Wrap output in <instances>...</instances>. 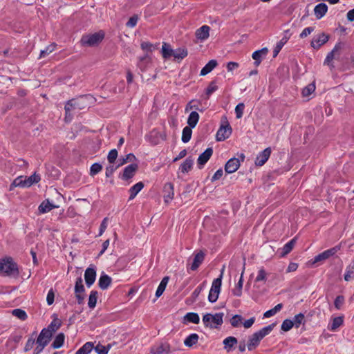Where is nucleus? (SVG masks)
Returning <instances> with one entry per match:
<instances>
[{
    "instance_id": "72a5a7b5",
    "label": "nucleus",
    "mask_w": 354,
    "mask_h": 354,
    "mask_svg": "<svg viewBox=\"0 0 354 354\" xmlns=\"http://www.w3.org/2000/svg\"><path fill=\"white\" fill-rule=\"evenodd\" d=\"M193 164H194L193 158L191 156H189L180 165V166L179 167V170L183 174L187 173L192 169V168L193 167Z\"/></svg>"
},
{
    "instance_id": "052dcab7",
    "label": "nucleus",
    "mask_w": 354,
    "mask_h": 354,
    "mask_svg": "<svg viewBox=\"0 0 354 354\" xmlns=\"http://www.w3.org/2000/svg\"><path fill=\"white\" fill-rule=\"evenodd\" d=\"M211 313H207L204 315L203 317V322L205 327L210 328H217V326H213V324L211 323Z\"/></svg>"
},
{
    "instance_id": "c85d7f7f",
    "label": "nucleus",
    "mask_w": 354,
    "mask_h": 354,
    "mask_svg": "<svg viewBox=\"0 0 354 354\" xmlns=\"http://www.w3.org/2000/svg\"><path fill=\"white\" fill-rule=\"evenodd\" d=\"M296 242L297 238L295 237L292 239L290 241H288L287 243H286L281 249L282 251L280 254V257H284L288 254H289L293 249Z\"/></svg>"
},
{
    "instance_id": "412c9836",
    "label": "nucleus",
    "mask_w": 354,
    "mask_h": 354,
    "mask_svg": "<svg viewBox=\"0 0 354 354\" xmlns=\"http://www.w3.org/2000/svg\"><path fill=\"white\" fill-rule=\"evenodd\" d=\"M328 11V6L325 3H320L315 6L314 13L317 19H322Z\"/></svg>"
},
{
    "instance_id": "8fccbe9b",
    "label": "nucleus",
    "mask_w": 354,
    "mask_h": 354,
    "mask_svg": "<svg viewBox=\"0 0 354 354\" xmlns=\"http://www.w3.org/2000/svg\"><path fill=\"white\" fill-rule=\"evenodd\" d=\"M277 325V322H274L267 326H265L262 328L259 331H257V333L262 337L263 338L265 336L268 335L274 328V326Z\"/></svg>"
},
{
    "instance_id": "0eeeda50",
    "label": "nucleus",
    "mask_w": 354,
    "mask_h": 354,
    "mask_svg": "<svg viewBox=\"0 0 354 354\" xmlns=\"http://www.w3.org/2000/svg\"><path fill=\"white\" fill-rule=\"evenodd\" d=\"M74 289L77 304H82L84 300V295L83 293L85 292V288L81 277L77 278Z\"/></svg>"
},
{
    "instance_id": "3c124183",
    "label": "nucleus",
    "mask_w": 354,
    "mask_h": 354,
    "mask_svg": "<svg viewBox=\"0 0 354 354\" xmlns=\"http://www.w3.org/2000/svg\"><path fill=\"white\" fill-rule=\"evenodd\" d=\"M292 321L294 322V326L298 328L301 324H304L306 322L305 316L303 313H300L293 317Z\"/></svg>"
},
{
    "instance_id": "dca6fc26",
    "label": "nucleus",
    "mask_w": 354,
    "mask_h": 354,
    "mask_svg": "<svg viewBox=\"0 0 354 354\" xmlns=\"http://www.w3.org/2000/svg\"><path fill=\"white\" fill-rule=\"evenodd\" d=\"M62 326V321L57 317L56 314H53V319L47 328H44L46 331H48L50 335H53Z\"/></svg>"
},
{
    "instance_id": "a19ab883",
    "label": "nucleus",
    "mask_w": 354,
    "mask_h": 354,
    "mask_svg": "<svg viewBox=\"0 0 354 354\" xmlns=\"http://www.w3.org/2000/svg\"><path fill=\"white\" fill-rule=\"evenodd\" d=\"M223 315L224 314L223 313H218L214 315L212 314L211 323L213 326H217V328H218L223 323Z\"/></svg>"
},
{
    "instance_id": "20e7f679",
    "label": "nucleus",
    "mask_w": 354,
    "mask_h": 354,
    "mask_svg": "<svg viewBox=\"0 0 354 354\" xmlns=\"http://www.w3.org/2000/svg\"><path fill=\"white\" fill-rule=\"evenodd\" d=\"M223 272V269L221 270L220 276L218 278L214 279L212 282V287L208 295V301L210 303H215L218 298L222 285Z\"/></svg>"
},
{
    "instance_id": "49530a36",
    "label": "nucleus",
    "mask_w": 354,
    "mask_h": 354,
    "mask_svg": "<svg viewBox=\"0 0 354 354\" xmlns=\"http://www.w3.org/2000/svg\"><path fill=\"white\" fill-rule=\"evenodd\" d=\"M93 348V344L92 342L85 343L81 348H80L75 354H88Z\"/></svg>"
},
{
    "instance_id": "7c9ffc66",
    "label": "nucleus",
    "mask_w": 354,
    "mask_h": 354,
    "mask_svg": "<svg viewBox=\"0 0 354 354\" xmlns=\"http://www.w3.org/2000/svg\"><path fill=\"white\" fill-rule=\"evenodd\" d=\"M174 50L171 48V45L168 43L163 42L162 48H161V54L164 59H168L171 57H173Z\"/></svg>"
},
{
    "instance_id": "c03bdc74",
    "label": "nucleus",
    "mask_w": 354,
    "mask_h": 354,
    "mask_svg": "<svg viewBox=\"0 0 354 354\" xmlns=\"http://www.w3.org/2000/svg\"><path fill=\"white\" fill-rule=\"evenodd\" d=\"M289 39V37L284 36L276 44V46L273 50V57H276L283 46L287 43Z\"/></svg>"
},
{
    "instance_id": "09e8293b",
    "label": "nucleus",
    "mask_w": 354,
    "mask_h": 354,
    "mask_svg": "<svg viewBox=\"0 0 354 354\" xmlns=\"http://www.w3.org/2000/svg\"><path fill=\"white\" fill-rule=\"evenodd\" d=\"M24 178L26 180V183L28 187H30L35 183H39L41 180L40 176L39 174H37L36 173H34L29 177L25 176Z\"/></svg>"
},
{
    "instance_id": "5701e85b",
    "label": "nucleus",
    "mask_w": 354,
    "mask_h": 354,
    "mask_svg": "<svg viewBox=\"0 0 354 354\" xmlns=\"http://www.w3.org/2000/svg\"><path fill=\"white\" fill-rule=\"evenodd\" d=\"M88 97V95H80L77 98H73L71 100L72 101V103L73 104V107L76 108L77 109H83L86 106V104L85 103V100H86Z\"/></svg>"
},
{
    "instance_id": "aec40b11",
    "label": "nucleus",
    "mask_w": 354,
    "mask_h": 354,
    "mask_svg": "<svg viewBox=\"0 0 354 354\" xmlns=\"http://www.w3.org/2000/svg\"><path fill=\"white\" fill-rule=\"evenodd\" d=\"M268 53V49L266 47L254 51L252 55V57L254 59V64L259 66L261 62L262 57L266 56Z\"/></svg>"
},
{
    "instance_id": "6e6552de",
    "label": "nucleus",
    "mask_w": 354,
    "mask_h": 354,
    "mask_svg": "<svg viewBox=\"0 0 354 354\" xmlns=\"http://www.w3.org/2000/svg\"><path fill=\"white\" fill-rule=\"evenodd\" d=\"M329 38H330L329 35H328L325 32H322L319 35L315 36L312 39L311 42H310V46L314 49L318 50L320 48V47L322 46H323L324 44H325L326 43L328 42V41L329 40Z\"/></svg>"
},
{
    "instance_id": "2eb2a0df",
    "label": "nucleus",
    "mask_w": 354,
    "mask_h": 354,
    "mask_svg": "<svg viewBox=\"0 0 354 354\" xmlns=\"http://www.w3.org/2000/svg\"><path fill=\"white\" fill-rule=\"evenodd\" d=\"M205 254L203 250H200L197 252L194 257L193 262L190 266V270L195 271L202 264L205 259Z\"/></svg>"
},
{
    "instance_id": "680f3d73",
    "label": "nucleus",
    "mask_w": 354,
    "mask_h": 354,
    "mask_svg": "<svg viewBox=\"0 0 354 354\" xmlns=\"http://www.w3.org/2000/svg\"><path fill=\"white\" fill-rule=\"evenodd\" d=\"M136 157L135 155L132 153H130L126 156L125 158H120V163L118 165L119 167L126 164L128 162H133L134 160H136Z\"/></svg>"
},
{
    "instance_id": "a878e982",
    "label": "nucleus",
    "mask_w": 354,
    "mask_h": 354,
    "mask_svg": "<svg viewBox=\"0 0 354 354\" xmlns=\"http://www.w3.org/2000/svg\"><path fill=\"white\" fill-rule=\"evenodd\" d=\"M170 352V345L168 343H163L157 347L152 348L151 353L152 354H169Z\"/></svg>"
},
{
    "instance_id": "c9c22d12",
    "label": "nucleus",
    "mask_w": 354,
    "mask_h": 354,
    "mask_svg": "<svg viewBox=\"0 0 354 354\" xmlns=\"http://www.w3.org/2000/svg\"><path fill=\"white\" fill-rule=\"evenodd\" d=\"M25 176H20L16 178L13 182L10 184L9 190L12 191L14 189L15 187H28L26 185V182L25 180Z\"/></svg>"
},
{
    "instance_id": "bb28decb",
    "label": "nucleus",
    "mask_w": 354,
    "mask_h": 354,
    "mask_svg": "<svg viewBox=\"0 0 354 354\" xmlns=\"http://www.w3.org/2000/svg\"><path fill=\"white\" fill-rule=\"evenodd\" d=\"M210 28L207 25H204L198 28L196 32V37L200 40H205L207 39L209 36Z\"/></svg>"
},
{
    "instance_id": "6ab92c4d",
    "label": "nucleus",
    "mask_w": 354,
    "mask_h": 354,
    "mask_svg": "<svg viewBox=\"0 0 354 354\" xmlns=\"http://www.w3.org/2000/svg\"><path fill=\"white\" fill-rule=\"evenodd\" d=\"M77 109L76 108L73 107V104L72 103V101L71 100H68L64 106V110H65V117H64V121L66 123H69L72 121L73 118V114L71 113L72 111Z\"/></svg>"
},
{
    "instance_id": "f704fd0d",
    "label": "nucleus",
    "mask_w": 354,
    "mask_h": 354,
    "mask_svg": "<svg viewBox=\"0 0 354 354\" xmlns=\"http://www.w3.org/2000/svg\"><path fill=\"white\" fill-rule=\"evenodd\" d=\"M144 186V183L141 181L133 185L129 190L130 194L129 201L133 199L136 195L143 189Z\"/></svg>"
},
{
    "instance_id": "79ce46f5",
    "label": "nucleus",
    "mask_w": 354,
    "mask_h": 354,
    "mask_svg": "<svg viewBox=\"0 0 354 354\" xmlns=\"http://www.w3.org/2000/svg\"><path fill=\"white\" fill-rule=\"evenodd\" d=\"M198 334L192 333L185 338L184 344L187 347H192L198 342Z\"/></svg>"
},
{
    "instance_id": "5fc2aeb1",
    "label": "nucleus",
    "mask_w": 354,
    "mask_h": 354,
    "mask_svg": "<svg viewBox=\"0 0 354 354\" xmlns=\"http://www.w3.org/2000/svg\"><path fill=\"white\" fill-rule=\"evenodd\" d=\"M56 47V44L55 43H53L48 46L45 48V49L41 50L40 51L39 57V58L45 57L47 56L49 53H52Z\"/></svg>"
},
{
    "instance_id": "7ed1b4c3",
    "label": "nucleus",
    "mask_w": 354,
    "mask_h": 354,
    "mask_svg": "<svg viewBox=\"0 0 354 354\" xmlns=\"http://www.w3.org/2000/svg\"><path fill=\"white\" fill-rule=\"evenodd\" d=\"M232 133V129L225 115L221 118V126L216 133V140L224 141L227 139Z\"/></svg>"
},
{
    "instance_id": "c756f323",
    "label": "nucleus",
    "mask_w": 354,
    "mask_h": 354,
    "mask_svg": "<svg viewBox=\"0 0 354 354\" xmlns=\"http://www.w3.org/2000/svg\"><path fill=\"white\" fill-rule=\"evenodd\" d=\"M56 207H57V206L50 203L48 199H46L40 204V205L38 207V209L40 213L44 214L50 212V210Z\"/></svg>"
},
{
    "instance_id": "9b49d317",
    "label": "nucleus",
    "mask_w": 354,
    "mask_h": 354,
    "mask_svg": "<svg viewBox=\"0 0 354 354\" xmlns=\"http://www.w3.org/2000/svg\"><path fill=\"white\" fill-rule=\"evenodd\" d=\"M213 154V149L212 147L207 148L202 153H201L197 159L198 167L202 169L207 162Z\"/></svg>"
},
{
    "instance_id": "393cba45",
    "label": "nucleus",
    "mask_w": 354,
    "mask_h": 354,
    "mask_svg": "<svg viewBox=\"0 0 354 354\" xmlns=\"http://www.w3.org/2000/svg\"><path fill=\"white\" fill-rule=\"evenodd\" d=\"M111 277L102 272L99 279L98 286L102 290H106L111 285Z\"/></svg>"
},
{
    "instance_id": "1a4fd4ad",
    "label": "nucleus",
    "mask_w": 354,
    "mask_h": 354,
    "mask_svg": "<svg viewBox=\"0 0 354 354\" xmlns=\"http://www.w3.org/2000/svg\"><path fill=\"white\" fill-rule=\"evenodd\" d=\"M138 169L137 163H131L124 167L123 173L120 175V178L123 180H128L132 178Z\"/></svg>"
},
{
    "instance_id": "f3484780",
    "label": "nucleus",
    "mask_w": 354,
    "mask_h": 354,
    "mask_svg": "<svg viewBox=\"0 0 354 354\" xmlns=\"http://www.w3.org/2000/svg\"><path fill=\"white\" fill-rule=\"evenodd\" d=\"M238 343V339L233 336H229L223 341V348L227 352H230L235 348Z\"/></svg>"
},
{
    "instance_id": "bf43d9fd",
    "label": "nucleus",
    "mask_w": 354,
    "mask_h": 354,
    "mask_svg": "<svg viewBox=\"0 0 354 354\" xmlns=\"http://www.w3.org/2000/svg\"><path fill=\"white\" fill-rule=\"evenodd\" d=\"M315 90V85L314 83L309 84L302 90V95L304 97H308L313 93Z\"/></svg>"
},
{
    "instance_id": "f257e3e1",
    "label": "nucleus",
    "mask_w": 354,
    "mask_h": 354,
    "mask_svg": "<svg viewBox=\"0 0 354 354\" xmlns=\"http://www.w3.org/2000/svg\"><path fill=\"white\" fill-rule=\"evenodd\" d=\"M0 274L2 276H18L17 264L12 257H6L0 261Z\"/></svg>"
},
{
    "instance_id": "2f4dec72",
    "label": "nucleus",
    "mask_w": 354,
    "mask_h": 354,
    "mask_svg": "<svg viewBox=\"0 0 354 354\" xmlns=\"http://www.w3.org/2000/svg\"><path fill=\"white\" fill-rule=\"evenodd\" d=\"M64 334L63 333H58L55 337L53 343L51 344V348L53 349H58L61 348L64 344Z\"/></svg>"
},
{
    "instance_id": "de8ad7c7",
    "label": "nucleus",
    "mask_w": 354,
    "mask_h": 354,
    "mask_svg": "<svg viewBox=\"0 0 354 354\" xmlns=\"http://www.w3.org/2000/svg\"><path fill=\"white\" fill-rule=\"evenodd\" d=\"M98 292L96 290H92L88 297V306L90 308L93 309L97 304Z\"/></svg>"
},
{
    "instance_id": "f03ea898",
    "label": "nucleus",
    "mask_w": 354,
    "mask_h": 354,
    "mask_svg": "<svg viewBox=\"0 0 354 354\" xmlns=\"http://www.w3.org/2000/svg\"><path fill=\"white\" fill-rule=\"evenodd\" d=\"M105 33L103 30H100L93 34L84 35L80 39V44L84 47H93L100 44L104 39Z\"/></svg>"
},
{
    "instance_id": "e433bc0d",
    "label": "nucleus",
    "mask_w": 354,
    "mask_h": 354,
    "mask_svg": "<svg viewBox=\"0 0 354 354\" xmlns=\"http://www.w3.org/2000/svg\"><path fill=\"white\" fill-rule=\"evenodd\" d=\"M200 116L197 111H192L187 118V124L190 128H194L198 122Z\"/></svg>"
},
{
    "instance_id": "a18cd8bd",
    "label": "nucleus",
    "mask_w": 354,
    "mask_h": 354,
    "mask_svg": "<svg viewBox=\"0 0 354 354\" xmlns=\"http://www.w3.org/2000/svg\"><path fill=\"white\" fill-rule=\"evenodd\" d=\"M192 129L193 128H190L189 126L183 128L181 138L183 142L187 143L190 140L192 135Z\"/></svg>"
},
{
    "instance_id": "4d7b16f0",
    "label": "nucleus",
    "mask_w": 354,
    "mask_h": 354,
    "mask_svg": "<svg viewBox=\"0 0 354 354\" xmlns=\"http://www.w3.org/2000/svg\"><path fill=\"white\" fill-rule=\"evenodd\" d=\"M110 348H111L110 344H108L107 346H103L100 344H98L94 348V349L97 354H107Z\"/></svg>"
},
{
    "instance_id": "f8f14e48",
    "label": "nucleus",
    "mask_w": 354,
    "mask_h": 354,
    "mask_svg": "<svg viewBox=\"0 0 354 354\" xmlns=\"http://www.w3.org/2000/svg\"><path fill=\"white\" fill-rule=\"evenodd\" d=\"M271 148L267 147L263 151L259 153L254 160L257 166H263L268 160L271 154Z\"/></svg>"
},
{
    "instance_id": "a211bd4d",
    "label": "nucleus",
    "mask_w": 354,
    "mask_h": 354,
    "mask_svg": "<svg viewBox=\"0 0 354 354\" xmlns=\"http://www.w3.org/2000/svg\"><path fill=\"white\" fill-rule=\"evenodd\" d=\"M163 192L165 193L164 201L166 203H168L174 198V192L173 184L171 183H165L163 187Z\"/></svg>"
},
{
    "instance_id": "4c0bfd02",
    "label": "nucleus",
    "mask_w": 354,
    "mask_h": 354,
    "mask_svg": "<svg viewBox=\"0 0 354 354\" xmlns=\"http://www.w3.org/2000/svg\"><path fill=\"white\" fill-rule=\"evenodd\" d=\"M344 323V316H339L334 317L332 320V323L328 326V329L331 331L336 330L339 326Z\"/></svg>"
},
{
    "instance_id": "4468645a",
    "label": "nucleus",
    "mask_w": 354,
    "mask_h": 354,
    "mask_svg": "<svg viewBox=\"0 0 354 354\" xmlns=\"http://www.w3.org/2000/svg\"><path fill=\"white\" fill-rule=\"evenodd\" d=\"M262 339L257 332L249 336L247 344L248 351H251L255 349L259 345Z\"/></svg>"
},
{
    "instance_id": "13d9d810",
    "label": "nucleus",
    "mask_w": 354,
    "mask_h": 354,
    "mask_svg": "<svg viewBox=\"0 0 354 354\" xmlns=\"http://www.w3.org/2000/svg\"><path fill=\"white\" fill-rule=\"evenodd\" d=\"M293 326L294 322L292 321V319H286L285 320H283L281 326V329L284 332H287L292 329Z\"/></svg>"
},
{
    "instance_id": "ea45409f",
    "label": "nucleus",
    "mask_w": 354,
    "mask_h": 354,
    "mask_svg": "<svg viewBox=\"0 0 354 354\" xmlns=\"http://www.w3.org/2000/svg\"><path fill=\"white\" fill-rule=\"evenodd\" d=\"M174 50V53L173 57L175 59H177L178 62L182 60L188 55L187 50L185 48H178Z\"/></svg>"
},
{
    "instance_id": "39448f33",
    "label": "nucleus",
    "mask_w": 354,
    "mask_h": 354,
    "mask_svg": "<svg viewBox=\"0 0 354 354\" xmlns=\"http://www.w3.org/2000/svg\"><path fill=\"white\" fill-rule=\"evenodd\" d=\"M147 140L153 146L160 143V140H165L167 135L165 132H159L156 129L151 130L146 136Z\"/></svg>"
},
{
    "instance_id": "cd10ccee",
    "label": "nucleus",
    "mask_w": 354,
    "mask_h": 354,
    "mask_svg": "<svg viewBox=\"0 0 354 354\" xmlns=\"http://www.w3.org/2000/svg\"><path fill=\"white\" fill-rule=\"evenodd\" d=\"M218 65V62L216 59L209 60L205 66L201 69L200 75L205 76L209 73L216 66Z\"/></svg>"
},
{
    "instance_id": "37998d69",
    "label": "nucleus",
    "mask_w": 354,
    "mask_h": 354,
    "mask_svg": "<svg viewBox=\"0 0 354 354\" xmlns=\"http://www.w3.org/2000/svg\"><path fill=\"white\" fill-rule=\"evenodd\" d=\"M200 104H201V102L199 101H198L196 100H192L187 104L185 109V111L188 112L190 110L194 109V110L203 112V109H200V107H199Z\"/></svg>"
},
{
    "instance_id": "603ef678",
    "label": "nucleus",
    "mask_w": 354,
    "mask_h": 354,
    "mask_svg": "<svg viewBox=\"0 0 354 354\" xmlns=\"http://www.w3.org/2000/svg\"><path fill=\"white\" fill-rule=\"evenodd\" d=\"M12 315L17 317L21 321H25L28 318V315L25 310L20 309V308H16L12 310Z\"/></svg>"
},
{
    "instance_id": "423d86ee",
    "label": "nucleus",
    "mask_w": 354,
    "mask_h": 354,
    "mask_svg": "<svg viewBox=\"0 0 354 354\" xmlns=\"http://www.w3.org/2000/svg\"><path fill=\"white\" fill-rule=\"evenodd\" d=\"M343 46H344L343 43L337 42L335 45L333 50L327 54L326 57L324 62V64L330 67V70H333L335 68L333 60L334 59H337V57H335V53L338 50H341L343 48Z\"/></svg>"
},
{
    "instance_id": "473e14b6",
    "label": "nucleus",
    "mask_w": 354,
    "mask_h": 354,
    "mask_svg": "<svg viewBox=\"0 0 354 354\" xmlns=\"http://www.w3.org/2000/svg\"><path fill=\"white\" fill-rule=\"evenodd\" d=\"M205 281H203L201 285H199L192 292L191 297L186 299L187 304H192L196 301L197 297L203 290V289L205 286Z\"/></svg>"
},
{
    "instance_id": "ddd939ff",
    "label": "nucleus",
    "mask_w": 354,
    "mask_h": 354,
    "mask_svg": "<svg viewBox=\"0 0 354 354\" xmlns=\"http://www.w3.org/2000/svg\"><path fill=\"white\" fill-rule=\"evenodd\" d=\"M240 167V160L236 158H232L225 165V171L227 174L235 172Z\"/></svg>"
},
{
    "instance_id": "9d476101",
    "label": "nucleus",
    "mask_w": 354,
    "mask_h": 354,
    "mask_svg": "<svg viewBox=\"0 0 354 354\" xmlns=\"http://www.w3.org/2000/svg\"><path fill=\"white\" fill-rule=\"evenodd\" d=\"M96 279V268L94 265H91L87 268L84 272V279L87 287H91Z\"/></svg>"
},
{
    "instance_id": "b1692460",
    "label": "nucleus",
    "mask_w": 354,
    "mask_h": 354,
    "mask_svg": "<svg viewBox=\"0 0 354 354\" xmlns=\"http://www.w3.org/2000/svg\"><path fill=\"white\" fill-rule=\"evenodd\" d=\"M200 322V317L198 313H192L189 312L187 313L184 317H183V323L184 324H187V323H193L198 324Z\"/></svg>"
},
{
    "instance_id": "e2e57ef3",
    "label": "nucleus",
    "mask_w": 354,
    "mask_h": 354,
    "mask_svg": "<svg viewBox=\"0 0 354 354\" xmlns=\"http://www.w3.org/2000/svg\"><path fill=\"white\" fill-rule=\"evenodd\" d=\"M245 109V104L243 102L239 103L235 107V113L237 119H240L243 117V111Z\"/></svg>"
},
{
    "instance_id": "58836bf2",
    "label": "nucleus",
    "mask_w": 354,
    "mask_h": 354,
    "mask_svg": "<svg viewBox=\"0 0 354 354\" xmlns=\"http://www.w3.org/2000/svg\"><path fill=\"white\" fill-rule=\"evenodd\" d=\"M169 277L168 276H166L163 277V279L161 280L156 292V297L157 298L160 297L164 292L167 285V283L169 281Z\"/></svg>"
},
{
    "instance_id": "864d4df0",
    "label": "nucleus",
    "mask_w": 354,
    "mask_h": 354,
    "mask_svg": "<svg viewBox=\"0 0 354 354\" xmlns=\"http://www.w3.org/2000/svg\"><path fill=\"white\" fill-rule=\"evenodd\" d=\"M283 308L282 304H278L273 308L270 309L264 313L263 317L266 318L270 317L274 315L277 312H279Z\"/></svg>"
},
{
    "instance_id": "774afa93",
    "label": "nucleus",
    "mask_w": 354,
    "mask_h": 354,
    "mask_svg": "<svg viewBox=\"0 0 354 354\" xmlns=\"http://www.w3.org/2000/svg\"><path fill=\"white\" fill-rule=\"evenodd\" d=\"M118 151L115 149H111L108 154L107 159L109 163L113 164L115 162L118 157Z\"/></svg>"
},
{
    "instance_id": "338daca9",
    "label": "nucleus",
    "mask_w": 354,
    "mask_h": 354,
    "mask_svg": "<svg viewBox=\"0 0 354 354\" xmlns=\"http://www.w3.org/2000/svg\"><path fill=\"white\" fill-rule=\"evenodd\" d=\"M329 257H328V253L325 251H324L322 253H319V254L316 255L313 261V263H315L319 261H324L326 259H328Z\"/></svg>"
},
{
    "instance_id": "0e129e2a",
    "label": "nucleus",
    "mask_w": 354,
    "mask_h": 354,
    "mask_svg": "<svg viewBox=\"0 0 354 354\" xmlns=\"http://www.w3.org/2000/svg\"><path fill=\"white\" fill-rule=\"evenodd\" d=\"M266 276L267 273L264 268H261L258 272V274L255 279V282L263 281L264 283H266L267 279Z\"/></svg>"
},
{
    "instance_id": "6e6d98bb",
    "label": "nucleus",
    "mask_w": 354,
    "mask_h": 354,
    "mask_svg": "<svg viewBox=\"0 0 354 354\" xmlns=\"http://www.w3.org/2000/svg\"><path fill=\"white\" fill-rule=\"evenodd\" d=\"M102 169V165L99 162L93 163L90 167L89 174L91 176H94L100 173Z\"/></svg>"
},
{
    "instance_id": "69168bd1",
    "label": "nucleus",
    "mask_w": 354,
    "mask_h": 354,
    "mask_svg": "<svg viewBox=\"0 0 354 354\" xmlns=\"http://www.w3.org/2000/svg\"><path fill=\"white\" fill-rule=\"evenodd\" d=\"M243 317L240 315H234L230 319V324L233 327H238L242 322Z\"/></svg>"
},
{
    "instance_id": "4be33fe9",
    "label": "nucleus",
    "mask_w": 354,
    "mask_h": 354,
    "mask_svg": "<svg viewBox=\"0 0 354 354\" xmlns=\"http://www.w3.org/2000/svg\"><path fill=\"white\" fill-rule=\"evenodd\" d=\"M53 335H50L48 331H46L45 329H42L39 334L36 342H39L40 344H45L47 346L50 342L51 341Z\"/></svg>"
}]
</instances>
